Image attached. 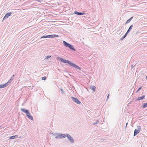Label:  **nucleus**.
<instances>
[{"mask_svg":"<svg viewBox=\"0 0 147 147\" xmlns=\"http://www.w3.org/2000/svg\"><path fill=\"white\" fill-rule=\"evenodd\" d=\"M57 59L58 61H61L64 63H67L69 64L70 66L73 67L75 68H76L78 70H80L81 69L80 67L79 66H78L77 65L74 64V63L71 62L69 60L64 59L59 57H57Z\"/></svg>","mask_w":147,"mask_h":147,"instance_id":"1","label":"nucleus"},{"mask_svg":"<svg viewBox=\"0 0 147 147\" xmlns=\"http://www.w3.org/2000/svg\"><path fill=\"white\" fill-rule=\"evenodd\" d=\"M21 111L24 113L26 114V116L30 119L33 120V119L32 116L29 111L25 109L21 108Z\"/></svg>","mask_w":147,"mask_h":147,"instance_id":"2","label":"nucleus"},{"mask_svg":"<svg viewBox=\"0 0 147 147\" xmlns=\"http://www.w3.org/2000/svg\"><path fill=\"white\" fill-rule=\"evenodd\" d=\"M63 44L65 47H68L70 50L73 51H76L75 49L72 45L67 43L65 41H63Z\"/></svg>","mask_w":147,"mask_h":147,"instance_id":"3","label":"nucleus"},{"mask_svg":"<svg viewBox=\"0 0 147 147\" xmlns=\"http://www.w3.org/2000/svg\"><path fill=\"white\" fill-rule=\"evenodd\" d=\"M141 129V127L140 126H137V129H135L134 131V136H135L137 134L139 133Z\"/></svg>","mask_w":147,"mask_h":147,"instance_id":"4","label":"nucleus"},{"mask_svg":"<svg viewBox=\"0 0 147 147\" xmlns=\"http://www.w3.org/2000/svg\"><path fill=\"white\" fill-rule=\"evenodd\" d=\"M71 98L72 100L75 102L76 103L78 104H80L81 103V102L78 98L73 97H71Z\"/></svg>","mask_w":147,"mask_h":147,"instance_id":"5","label":"nucleus"},{"mask_svg":"<svg viewBox=\"0 0 147 147\" xmlns=\"http://www.w3.org/2000/svg\"><path fill=\"white\" fill-rule=\"evenodd\" d=\"M67 138L69 140L71 143L74 142V140L73 138L69 134L67 136Z\"/></svg>","mask_w":147,"mask_h":147,"instance_id":"6","label":"nucleus"},{"mask_svg":"<svg viewBox=\"0 0 147 147\" xmlns=\"http://www.w3.org/2000/svg\"><path fill=\"white\" fill-rule=\"evenodd\" d=\"M55 135H57V136H56L55 137V138L56 139H62V134L58 133L55 134Z\"/></svg>","mask_w":147,"mask_h":147,"instance_id":"7","label":"nucleus"},{"mask_svg":"<svg viewBox=\"0 0 147 147\" xmlns=\"http://www.w3.org/2000/svg\"><path fill=\"white\" fill-rule=\"evenodd\" d=\"M12 14V12H8L6 13L4 16L3 20H5V19L8 18V17L10 16Z\"/></svg>","mask_w":147,"mask_h":147,"instance_id":"8","label":"nucleus"},{"mask_svg":"<svg viewBox=\"0 0 147 147\" xmlns=\"http://www.w3.org/2000/svg\"><path fill=\"white\" fill-rule=\"evenodd\" d=\"M48 36L49 37L48 38L57 37L59 36L58 35L55 34L49 35H48Z\"/></svg>","mask_w":147,"mask_h":147,"instance_id":"9","label":"nucleus"},{"mask_svg":"<svg viewBox=\"0 0 147 147\" xmlns=\"http://www.w3.org/2000/svg\"><path fill=\"white\" fill-rule=\"evenodd\" d=\"M74 13L75 14L79 15H82L85 14V13L84 12H78L76 11H75Z\"/></svg>","mask_w":147,"mask_h":147,"instance_id":"10","label":"nucleus"},{"mask_svg":"<svg viewBox=\"0 0 147 147\" xmlns=\"http://www.w3.org/2000/svg\"><path fill=\"white\" fill-rule=\"evenodd\" d=\"M8 83H7L5 84H2L0 85V88H4L6 87L8 85Z\"/></svg>","mask_w":147,"mask_h":147,"instance_id":"11","label":"nucleus"},{"mask_svg":"<svg viewBox=\"0 0 147 147\" xmlns=\"http://www.w3.org/2000/svg\"><path fill=\"white\" fill-rule=\"evenodd\" d=\"M145 96L144 95H143L142 96L139 97L136 100V101L139 100H143L145 98Z\"/></svg>","mask_w":147,"mask_h":147,"instance_id":"12","label":"nucleus"},{"mask_svg":"<svg viewBox=\"0 0 147 147\" xmlns=\"http://www.w3.org/2000/svg\"><path fill=\"white\" fill-rule=\"evenodd\" d=\"M15 75H13L11 77V78L10 79V80L8 81L7 82L8 84L10 83L14 79L13 77Z\"/></svg>","mask_w":147,"mask_h":147,"instance_id":"13","label":"nucleus"},{"mask_svg":"<svg viewBox=\"0 0 147 147\" xmlns=\"http://www.w3.org/2000/svg\"><path fill=\"white\" fill-rule=\"evenodd\" d=\"M17 138H18V136L17 135L13 136L10 137L9 139H13Z\"/></svg>","mask_w":147,"mask_h":147,"instance_id":"14","label":"nucleus"},{"mask_svg":"<svg viewBox=\"0 0 147 147\" xmlns=\"http://www.w3.org/2000/svg\"><path fill=\"white\" fill-rule=\"evenodd\" d=\"M96 87L94 86H90V88L92 90H93L94 92L95 91V89H96Z\"/></svg>","mask_w":147,"mask_h":147,"instance_id":"15","label":"nucleus"},{"mask_svg":"<svg viewBox=\"0 0 147 147\" xmlns=\"http://www.w3.org/2000/svg\"><path fill=\"white\" fill-rule=\"evenodd\" d=\"M68 134H62V138H65L66 137H67V136H68Z\"/></svg>","mask_w":147,"mask_h":147,"instance_id":"16","label":"nucleus"},{"mask_svg":"<svg viewBox=\"0 0 147 147\" xmlns=\"http://www.w3.org/2000/svg\"><path fill=\"white\" fill-rule=\"evenodd\" d=\"M133 17H132L131 18H130L128 20H127V21L125 22V24H126L127 23L130 22V21L132 19Z\"/></svg>","mask_w":147,"mask_h":147,"instance_id":"17","label":"nucleus"},{"mask_svg":"<svg viewBox=\"0 0 147 147\" xmlns=\"http://www.w3.org/2000/svg\"><path fill=\"white\" fill-rule=\"evenodd\" d=\"M132 27L133 25H132L130 26L127 31L129 32L131 30V29L132 28Z\"/></svg>","mask_w":147,"mask_h":147,"instance_id":"18","label":"nucleus"},{"mask_svg":"<svg viewBox=\"0 0 147 147\" xmlns=\"http://www.w3.org/2000/svg\"><path fill=\"white\" fill-rule=\"evenodd\" d=\"M147 107V102L143 104L142 108H145Z\"/></svg>","mask_w":147,"mask_h":147,"instance_id":"19","label":"nucleus"},{"mask_svg":"<svg viewBox=\"0 0 147 147\" xmlns=\"http://www.w3.org/2000/svg\"><path fill=\"white\" fill-rule=\"evenodd\" d=\"M49 37H48V35H46V36H42L40 38H48Z\"/></svg>","mask_w":147,"mask_h":147,"instance_id":"20","label":"nucleus"},{"mask_svg":"<svg viewBox=\"0 0 147 147\" xmlns=\"http://www.w3.org/2000/svg\"><path fill=\"white\" fill-rule=\"evenodd\" d=\"M99 123V121L98 120H97L96 122L95 123H92V125H95L96 124H98V123Z\"/></svg>","mask_w":147,"mask_h":147,"instance_id":"21","label":"nucleus"},{"mask_svg":"<svg viewBox=\"0 0 147 147\" xmlns=\"http://www.w3.org/2000/svg\"><path fill=\"white\" fill-rule=\"evenodd\" d=\"M51 57V56L50 55L47 56L45 57V59H48L50 58Z\"/></svg>","mask_w":147,"mask_h":147,"instance_id":"22","label":"nucleus"},{"mask_svg":"<svg viewBox=\"0 0 147 147\" xmlns=\"http://www.w3.org/2000/svg\"><path fill=\"white\" fill-rule=\"evenodd\" d=\"M142 88V86H140L138 89V90L136 91V93H137L138 92V91H139Z\"/></svg>","mask_w":147,"mask_h":147,"instance_id":"23","label":"nucleus"},{"mask_svg":"<svg viewBox=\"0 0 147 147\" xmlns=\"http://www.w3.org/2000/svg\"><path fill=\"white\" fill-rule=\"evenodd\" d=\"M125 37L124 35L123 36H122L120 39V40H123L125 38Z\"/></svg>","mask_w":147,"mask_h":147,"instance_id":"24","label":"nucleus"},{"mask_svg":"<svg viewBox=\"0 0 147 147\" xmlns=\"http://www.w3.org/2000/svg\"><path fill=\"white\" fill-rule=\"evenodd\" d=\"M129 32H128V31H127V32L125 33V34L124 35V36L126 37V36H127V34L129 33Z\"/></svg>","mask_w":147,"mask_h":147,"instance_id":"25","label":"nucleus"},{"mask_svg":"<svg viewBox=\"0 0 147 147\" xmlns=\"http://www.w3.org/2000/svg\"><path fill=\"white\" fill-rule=\"evenodd\" d=\"M42 80H45L46 79V77L45 76V77H42Z\"/></svg>","mask_w":147,"mask_h":147,"instance_id":"26","label":"nucleus"},{"mask_svg":"<svg viewBox=\"0 0 147 147\" xmlns=\"http://www.w3.org/2000/svg\"><path fill=\"white\" fill-rule=\"evenodd\" d=\"M61 93L62 94H63L64 93V91H63V89H61Z\"/></svg>","mask_w":147,"mask_h":147,"instance_id":"27","label":"nucleus"},{"mask_svg":"<svg viewBox=\"0 0 147 147\" xmlns=\"http://www.w3.org/2000/svg\"><path fill=\"white\" fill-rule=\"evenodd\" d=\"M109 94L107 96V99H108V98L109 97Z\"/></svg>","mask_w":147,"mask_h":147,"instance_id":"28","label":"nucleus"},{"mask_svg":"<svg viewBox=\"0 0 147 147\" xmlns=\"http://www.w3.org/2000/svg\"><path fill=\"white\" fill-rule=\"evenodd\" d=\"M128 123H126V126H125V128H126L127 126V125L128 124Z\"/></svg>","mask_w":147,"mask_h":147,"instance_id":"29","label":"nucleus"},{"mask_svg":"<svg viewBox=\"0 0 147 147\" xmlns=\"http://www.w3.org/2000/svg\"><path fill=\"white\" fill-rule=\"evenodd\" d=\"M146 80H147V76H146Z\"/></svg>","mask_w":147,"mask_h":147,"instance_id":"30","label":"nucleus"},{"mask_svg":"<svg viewBox=\"0 0 147 147\" xmlns=\"http://www.w3.org/2000/svg\"><path fill=\"white\" fill-rule=\"evenodd\" d=\"M1 127L0 126V129L1 128Z\"/></svg>","mask_w":147,"mask_h":147,"instance_id":"31","label":"nucleus"}]
</instances>
